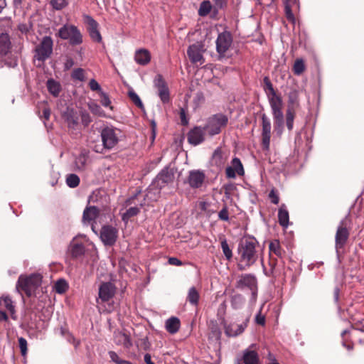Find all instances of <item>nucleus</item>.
<instances>
[{
  "mask_svg": "<svg viewBox=\"0 0 364 364\" xmlns=\"http://www.w3.org/2000/svg\"><path fill=\"white\" fill-rule=\"evenodd\" d=\"M66 183L70 188H75L80 183V178L76 174H69L66 178Z\"/></svg>",
  "mask_w": 364,
  "mask_h": 364,
  "instance_id": "nucleus-42",
  "label": "nucleus"
},
{
  "mask_svg": "<svg viewBox=\"0 0 364 364\" xmlns=\"http://www.w3.org/2000/svg\"><path fill=\"white\" fill-rule=\"evenodd\" d=\"M168 264L175 266H181L182 264V262L176 257H170L168 259Z\"/></svg>",
  "mask_w": 364,
  "mask_h": 364,
  "instance_id": "nucleus-63",
  "label": "nucleus"
},
{
  "mask_svg": "<svg viewBox=\"0 0 364 364\" xmlns=\"http://www.w3.org/2000/svg\"><path fill=\"white\" fill-rule=\"evenodd\" d=\"M268 97L269 105L272 109L273 119L275 125L282 127L284 123V114L282 112L283 102L280 96L274 94Z\"/></svg>",
  "mask_w": 364,
  "mask_h": 364,
  "instance_id": "nucleus-8",
  "label": "nucleus"
},
{
  "mask_svg": "<svg viewBox=\"0 0 364 364\" xmlns=\"http://www.w3.org/2000/svg\"><path fill=\"white\" fill-rule=\"evenodd\" d=\"M75 63H74V60L70 58H68L66 59L65 63H64V68L65 70H70L73 65H74Z\"/></svg>",
  "mask_w": 364,
  "mask_h": 364,
  "instance_id": "nucleus-62",
  "label": "nucleus"
},
{
  "mask_svg": "<svg viewBox=\"0 0 364 364\" xmlns=\"http://www.w3.org/2000/svg\"><path fill=\"white\" fill-rule=\"evenodd\" d=\"M294 114L291 111L290 109H288L286 114V124L288 129L289 131L292 130L294 126Z\"/></svg>",
  "mask_w": 364,
  "mask_h": 364,
  "instance_id": "nucleus-49",
  "label": "nucleus"
},
{
  "mask_svg": "<svg viewBox=\"0 0 364 364\" xmlns=\"http://www.w3.org/2000/svg\"><path fill=\"white\" fill-rule=\"evenodd\" d=\"M165 328L168 333H176L180 328V320L174 316L169 318L166 321Z\"/></svg>",
  "mask_w": 364,
  "mask_h": 364,
  "instance_id": "nucleus-30",
  "label": "nucleus"
},
{
  "mask_svg": "<svg viewBox=\"0 0 364 364\" xmlns=\"http://www.w3.org/2000/svg\"><path fill=\"white\" fill-rule=\"evenodd\" d=\"M270 256L274 254L277 257L282 258L284 254V250H282L278 240H274L270 242L269 245Z\"/></svg>",
  "mask_w": 364,
  "mask_h": 364,
  "instance_id": "nucleus-32",
  "label": "nucleus"
},
{
  "mask_svg": "<svg viewBox=\"0 0 364 364\" xmlns=\"http://www.w3.org/2000/svg\"><path fill=\"white\" fill-rule=\"evenodd\" d=\"M174 178L173 173L168 168H164L156 176V186L160 189L172 182Z\"/></svg>",
  "mask_w": 364,
  "mask_h": 364,
  "instance_id": "nucleus-22",
  "label": "nucleus"
},
{
  "mask_svg": "<svg viewBox=\"0 0 364 364\" xmlns=\"http://www.w3.org/2000/svg\"><path fill=\"white\" fill-rule=\"evenodd\" d=\"M128 95L131 100L134 103L136 106H137L139 108L144 107L143 103L140 97L133 90H129Z\"/></svg>",
  "mask_w": 364,
  "mask_h": 364,
  "instance_id": "nucleus-46",
  "label": "nucleus"
},
{
  "mask_svg": "<svg viewBox=\"0 0 364 364\" xmlns=\"http://www.w3.org/2000/svg\"><path fill=\"white\" fill-rule=\"evenodd\" d=\"M228 156L224 153L220 147H218L213 152L212 156V161L214 165L217 167L221 168L223 167L226 161Z\"/></svg>",
  "mask_w": 364,
  "mask_h": 364,
  "instance_id": "nucleus-26",
  "label": "nucleus"
},
{
  "mask_svg": "<svg viewBox=\"0 0 364 364\" xmlns=\"http://www.w3.org/2000/svg\"><path fill=\"white\" fill-rule=\"evenodd\" d=\"M262 309H260L259 311L255 316V322L261 326H264L265 324V317L261 313Z\"/></svg>",
  "mask_w": 364,
  "mask_h": 364,
  "instance_id": "nucleus-60",
  "label": "nucleus"
},
{
  "mask_svg": "<svg viewBox=\"0 0 364 364\" xmlns=\"http://www.w3.org/2000/svg\"><path fill=\"white\" fill-rule=\"evenodd\" d=\"M71 77L74 80L82 82L85 80V71L82 68H75L72 72Z\"/></svg>",
  "mask_w": 364,
  "mask_h": 364,
  "instance_id": "nucleus-48",
  "label": "nucleus"
},
{
  "mask_svg": "<svg viewBox=\"0 0 364 364\" xmlns=\"http://www.w3.org/2000/svg\"><path fill=\"white\" fill-rule=\"evenodd\" d=\"M291 4L292 3L284 4V12H285V16H286V18H287V20L289 21L290 22H291L292 23H294L296 20H295L294 15L291 11Z\"/></svg>",
  "mask_w": 364,
  "mask_h": 364,
  "instance_id": "nucleus-44",
  "label": "nucleus"
},
{
  "mask_svg": "<svg viewBox=\"0 0 364 364\" xmlns=\"http://www.w3.org/2000/svg\"><path fill=\"white\" fill-rule=\"evenodd\" d=\"M89 86L92 91H98L100 93L102 91L100 84L95 79L90 80Z\"/></svg>",
  "mask_w": 364,
  "mask_h": 364,
  "instance_id": "nucleus-57",
  "label": "nucleus"
},
{
  "mask_svg": "<svg viewBox=\"0 0 364 364\" xmlns=\"http://www.w3.org/2000/svg\"><path fill=\"white\" fill-rule=\"evenodd\" d=\"M77 121H78V118L77 117L73 115V114H70V116H68L67 117V122L69 124V126H74L75 124H77Z\"/></svg>",
  "mask_w": 364,
  "mask_h": 364,
  "instance_id": "nucleus-61",
  "label": "nucleus"
},
{
  "mask_svg": "<svg viewBox=\"0 0 364 364\" xmlns=\"http://www.w3.org/2000/svg\"><path fill=\"white\" fill-rule=\"evenodd\" d=\"M228 122V118L226 115L223 114H216L209 117L207 120L206 124L204 126L207 134L213 136L218 134L222 128L225 127Z\"/></svg>",
  "mask_w": 364,
  "mask_h": 364,
  "instance_id": "nucleus-5",
  "label": "nucleus"
},
{
  "mask_svg": "<svg viewBox=\"0 0 364 364\" xmlns=\"http://www.w3.org/2000/svg\"><path fill=\"white\" fill-rule=\"evenodd\" d=\"M18 345L22 355L25 356L27 353V341L23 337H20L18 338Z\"/></svg>",
  "mask_w": 364,
  "mask_h": 364,
  "instance_id": "nucleus-52",
  "label": "nucleus"
},
{
  "mask_svg": "<svg viewBox=\"0 0 364 364\" xmlns=\"http://www.w3.org/2000/svg\"><path fill=\"white\" fill-rule=\"evenodd\" d=\"M154 86L157 90L158 96L164 104L170 101V92L167 83L160 74L156 75L154 80Z\"/></svg>",
  "mask_w": 364,
  "mask_h": 364,
  "instance_id": "nucleus-11",
  "label": "nucleus"
},
{
  "mask_svg": "<svg viewBox=\"0 0 364 364\" xmlns=\"http://www.w3.org/2000/svg\"><path fill=\"white\" fill-rule=\"evenodd\" d=\"M58 36L63 40L68 41L71 46L80 45L83 42L80 31L72 24H65L60 28Z\"/></svg>",
  "mask_w": 364,
  "mask_h": 364,
  "instance_id": "nucleus-2",
  "label": "nucleus"
},
{
  "mask_svg": "<svg viewBox=\"0 0 364 364\" xmlns=\"http://www.w3.org/2000/svg\"><path fill=\"white\" fill-rule=\"evenodd\" d=\"M144 201L145 197L141 196V191L128 198L125 202L126 206H133L129 208L126 212L122 214V220L127 222L130 218L138 215L140 212V208L144 205Z\"/></svg>",
  "mask_w": 364,
  "mask_h": 364,
  "instance_id": "nucleus-3",
  "label": "nucleus"
},
{
  "mask_svg": "<svg viewBox=\"0 0 364 364\" xmlns=\"http://www.w3.org/2000/svg\"><path fill=\"white\" fill-rule=\"evenodd\" d=\"M119 133L118 129L112 127L104 128L100 134L103 146L107 149H112L118 143Z\"/></svg>",
  "mask_w": 364,
  "mask_h": 364,
  "instance_id": "nucleus-10",
  "label": "nucleus"
},
{
  "mask_svg": "<svg viewBox=\"0 0 364 364\" xmlns=\"http://www.w3.org/2000/svg\"><path fill=\"white\" fill-rule=\"evenodd\" d=\"M220 245L225 258L228 260H230L232 257V250L230 248L229 245L225 238H223L221 240Z\"/></svg>",
  "mask_w": 364,
  "mask_h": 364,
  "instance_id": "nucleus-41",
  "label": "nucleus"
},
{
  "mask_svg": "<svg viewBox=\"0 0 364 364\" xmlns=\"http://www.w3.org/2000/svg\"><path fill=\"white\" fill-rule=\"evenodd\" d=\"M225 174L228 178H235L236 174L243 176L245 170L240 159L235 157L231 161V166H228L225 169Z\"/></svg>",
  "mask_w": 364,
  "mask_h": 364,
  "instance_id": "nucleus-18",
  "label": "nucleus"
},
{
  "mask_svg": "<svg viewBox=\"0 0 364 364\" xmlns=\"http://www.w3.org/2000/svg\"><path fill=\"white\" fill-rule=\"evenodd\" d=\"M212 5L209 1H203L200 3L198 15L200 16H207L211 11Z\"/></svg>",
  "mask_w": 364,
  "mask_h": 364,
  "instance_id": "nucleus-40",
  "label": "nucleus"
},
{
  "mask_svg": "<svg viewBox=\"0 0 364 364\" xmlns=\"http://www.w3.org/2000/svg\"><path fill=\"white\" fill-rule=\"evenodd\" d=\"M257 243L254 238L246 239L240 242L237 248L240 256V262L237 264L239 270H245L256 262L257 259Z\"/></svg>",
  "mask_w": 364,
  "mask_h": 364,
  "instance_id": "nucleus-1",
  "label": "nucleus"
},
{
  "mask_svg": "<svg viewBox=\"0 0 364 364\" xmlns=\"http://www.w3.org/2000/svg\"><path fill=\"white\" fill-rule=\"evenodd\" d=\"M53 41L50 36H44L40 43L35 48L34 58L38 61L44 62L53 53Z\"/></svg>",
  "mask_w": 364,
  "mask_h": 364,
  "instance_id": "nucleus-6",
  "label": "nucleus"
},
{
  "mask_svg": "<svg viewBox=\"0 0 364 364\" xmlns=\"http://www.w3.org/2000/svg\"><path fill=\"white\" fill-rule=\"evenodd\" d=\"M299 91L296 89L291 90L288 94V103L289 108H294L299 106Z\"/></svg>",
  "mask_w": 364,
  "mask_h": 364,
  "instance_id": "nucleus-36",
  "label": "nucleus"
},
{
  "mask_svg": "<svg viewBox=\"0 0 364 364\" xmlns=\"http://www.w3.org/2000/svg\"><path fill=\"white\" fill-rule=\"evenodd\" d=\"M205 51L204 45L200 42H197L188 46L187 55L193 64L201 65L205 63V58L203 57Z\"/></svg>",
  "mask_w": 364,
  "mask_h": 364,
  "instance_id": "nucleus-9",
  "label": "nucleus"
},
{
  "mask_svg": "<svg viewBox=\"0 0 364 364\" xmlns=\"http://www.w3.org/2000/svg\"><path fill=\"white\" fill-rule=\"evenodd\" d=\"M41 283V277L40 274H33L28 277L21 275L16 284V289L24 291L28 296L38 287Z\"/></svg>",
  "mask_w": 364,
  "mask_h": 364,
  "instance_id": "nucleus-4",
  "label": "nucleus"
},
{
  "mask_svg": "<svg viewBox=\"0 0 364 364\" xmlns=\"http://www.w3.org/2000/svg\"><path fill=\"white\" fill-rule=\"evenodd\" d=\"M247 321L240 324L231 323L225 327V332L229 337H235L241 334L247 326Z\"/></svg>",
  "mask_w": 364,
  "mask_h": 364,
  "instance_id": "nucleus-24",
  "label": "nucleus"
},
{
  "mask_svg": "<svg viewBox=\"0 0 364 364\" xmlns=\"http://www.w3.org/2000/svg\"><path fill=\"white\" fill-rule=\"evenodd\" d=\"M0 306H4L11 314V317L15 318L14 315L16 313L15 306L11 298L9 296H2L0 297Z\"/></svg>",
  "mask_w": 364,
  "mask_h": 364,
  "instance_id": "nucleus-31",
  "label": "nucleus"
},
{
  "mask_svg": "<svg viewBox=\"0 0 364 364\" xmlns=\"http://www.w3.org/2000/svg\"><path fill=\"white\" fill-rule=\"evenodd\" d=\"M271 122L270 119L263 114L262 116V146L263 150L268 151L270 146L271 138Z\"/></svg>",
  "mask_w": 364,
  "mask_h": 364,
  "instance_id": "nucleus-13",
  "label": "nucleus"
},
{
  "mask_svg": "<svg viewBox=\"0 0 364 364\" xmlns=\"http://www.w3.org/2000/svg\"><path fill=\"white\" fill-rule=\"evenodd\" d=\"M60 332L63 336H66L69 342L73 343L75 347L78 346L80 342L76 341L72 334H70L69 332L65 333V330L63 328H61Z\"/></svg>",
  "mask_w": 364,
  "mask_h": 364,
  "instance_id": "nucleus-53",
  "label": "nucleus"
},
{
  "mask_svg": "<svg viewBox=\"0 0 364 364\" xmlns=\"http://www.w3.org/2000/svg\"><path fill=\"white\" fill-rule=\"evenodd\" d=\"M232 42V36L228 32L220 33L216 40L217 52L222 55L224 54L230 47Z\"/></svg>",
  "mask_w": 364,
  "mask_h": 364,
  "instance_id": "nucleus-17",
  "label": "nucleus"
},
{
  "mask_svg": "<svg viewBox=\"0 0 364 364\" xmlns=\"http://www.w3.org/2000/svg\"><path fill=\"white\" fill-rule=\"evenodd\" d=\"M68 284L64 279H59L55 284V291L58 294H63L68 289Z\"/></svg>",
  "mask_w": 364,
  "mask_h": 364,
  "instance_id": "nucleus-45",
  "label": "nucleus"
},
{
  "mask_svg": "<svg viewBox=\"0 0 364 364\" xmlns=\"http://www.w3.org/2000/svg\"><path fill=\"white\" fill-rule=\"evenodd\" d=\"M254 345L245 349L242 353L241 362L238 361L236 364H259V358L258 353L252 349Z\"/></svg>",
  "mask_w": 364,
  "mask_h": 364,
  "instance_id": "nucleus-21",
  "label": "nucleus"
},
{
  "mask_svg": "<svg viewBox=\"0 0 364 364\" xmlns=\"http://www.w3.org/2000/svg\"><path fill=\"white\" fill-rule=\"evenodd\" d=\"M89 108L90 111L96 115L102 116L103 114V111L101 109L100 106L96 103H91L89 105Z\"/></svg>",
  "mask_w": 364,
  "mask_h": 364,
  "instance_id": "nucleus-54",
  "label": "nucleus"
},
{
  "mask_svg": "<svg viewBox=\"0 0 364 364\" xmlns=\"http://www.w3.org/2000/svg\"><path fill=\"white\" fill-rule=\"evenodd\" d=\"M115 294V287L111 282H104L99 288V299L102 301H108Z\"/></svg>",
  "mask_w": 364,
  "mask_h": 364,
  "instance_id": "nucleus-19",
  "label": "nucleus"
},
{
  "mask_svg": "<svg viewBox=\"0 0 364 364\" xmlns=\"http://www.w3.org/2000/svg\"><path fill=\"white\" fill-rule=\"evenodd\" d=\"M85 18L87 24L88 25L87 30L90 38L92 41L100 43L102 41V36L98 30L97 22L90 16H85Z\"/></svg>",
  "mask_w": 364,
  "mask_h": 364,
  "instance_id": "nucleus-20",
  "label": "nucleus"
},
{
  "mask_svg": "<svg viewBox=\"0 0 364 364\" xmlns=\"http://www.w3.org/2000/svg\"><path fill=\"white\" fill-rule=\"evenodd\" d=\"M278 219L279 224L284 228L289 225V212L286 208L285 205H282L278 212Z\"/></svg>",
  "mask_w": 364,
  "mask_h": 364,
  "instance_id": "nucleus-34",
  "label": "nucleus"
},
{
  "mask_svg": "<svg viewBox=\"0 0 364 364\" xmlns=\"http://www.w3.org/2000/svg\"><path fill=\"white\" fill-rule=\"evenodd\" d=\"M109 358L111 359V360L114 363H115L116 364H122V359H121L117 353L114 351H109Z\"/></svg>",
  "mask_w": 364,
  "mask_h": 364,
  "instance_id": "nucleus-58",
  "label": "nucleus"
},
{
  "mask_svg": "<svg viewBox=\"0 0 364 364\" xmlns=\"http://www.w3.org/2000/svg\"><path fill=\"white\" fill-rule=\"evenodd\" d=\"M134 59L138 64L145 65L150 62L151 54L146 49H139L136 51Z\"/></svg>",
  "mask_w": 364,
  "mask_h": 364,
  "instance_id": "nucleus-27",
  "label": "nucleus"
},
{
  "mask_svg": "<svg viewBox=\"0 0 364 364\" xmlns=\"http://www.w3.org/2000/svg\"><path fill=\"white\" fill-rule=\"evenodd\" d=\"M69 252L72 257L77 259L85 254V248L82 243H77L72 241L69 246Z\"/></svg>",
  "mask_w": 364,
  "mask_h": 364,
  "instance_id": "nucleus-29",
  "label": "nucleus"
},
{
  "mask_svg": "<svg viewBox=\"0 0 364 364\" xmlns=\"http://www.w3.org/2000/svg\"><path fill=\"white\" fill-rule=\"evenodd\" d=\"M87 163V156L84 154H80L75 159V165L78 169H83Z\"/></svg>",
  "mask_w": 364,
  "mask_h": 364,
  "instance_id": "nucleus-50",
  "label": "nucleus"
},
{
  "mask_svg": "<svg viewBox=\"0 0 364 364\" xmlns=\"http://www.w3.org/2000/svg\"><path fill=\"white\" fill-rule=\"evenodd\" d=\"M306 69L304 61L301 58L295 60L293 65V71L296 75H301Z\"/></svg>",
  "mask_w": 364,
  "mask_h": 364,
  "instance_id": "nucleus-39",
  "label": "nucleus"
},
{
  "mask_svg": "<svg viewBox=\"0 0 364 364\" xmlns=\"http://www.w3.org/2000/svg\"><path fill=\"white\" fill-rule=\"evenodd\" d=\"M346 220L347 219L345 218L340 222L336 231V247L337 250L343 247L349 236V231L346 228Z\"/></svg>",
  "mask_w": 364,
  "mask_h": 364,
  "instance_id": "nucleus-16",
  "label": "nucleus"
},
{
  "mask_svg": "<svg viewBox=\"0 0 364 364\" xmlns=\"http://www.w3.org/2000/svg\"><path fill=\"white\" fill-rule=\"evenodd\" d=\"M47 87L48 91L53 96L57 97L60 92V84L53 79H49L47 82Z\"/></svg>",
  "mask_w": 364,
  "mask_h": 364,
  "instance_id": "nucleus-37",
  "label": "nucleus"
},
{
  "mask_svg": "<svg viewBox=\"0 0 364 364\" xmlns=\"http://www.w3.org/2000/svg\"><path fill=\"white\" fill-rule=\"evenodd\" d=\"M269 198H270L271 202L275 205L278 204L279 202V196L274 189L271 190L269 193Z\"/></svg>",
  "mask_w": 364,
  "mask_h": 364,
  "instance_id": "nucleus-56",
  "label": "nucleus"
},
{
  "mask_svg": "<svg viewBox=\"0 0 364 364\" xmlns=\"http://www.w3.org/2000/svg\"><path fill=\"white\" fill-rule=\"evenodd\" d=\"M118 230L112 225L102 226L100 231V239L105 245L112 246L117 241Z\"/></svg>",
  "mask_w": 364,
  "mask_h": 364,
  "instance_id": "nucleus-14",
  "label": "nucleus"
},
{
  "mask_svg": "<svg viewBox=\"0 0 364 364\" xmlns=\"http://www.w3.org/2000/svg\"><path fill=\"white\" fill-rule=\"evenodd\" d=\"M205 176L204 173L199 170H193L189 172L188 183L191 188H200L204 182Z\"/></svg>",
  "mask_w": 364,
  "mask_h": 364,
  "instance_id": "nucleus-23",
  "label": "nucleus"
},
{
  "mask_svg": "<svg viewBox=\"0 0 364 364\" xmlns=\"http://www.w3.org/2000/svg\"><path fill=\"white\" fill-rule=\"evenodd\" d=\"M114 339L116 344L122 345L127 348H129L132 345L129 336L121 332L115 333Z\"/></svg>",
  "mask_w": 364,
  "mask_h": 364,
  "instance_id": "nucleus-33",
  "label": "nucleus"
},
{
  "mask_svg": "<svg viewBox=\"0 0 364 364\" xmlns=\"http://www.w3.org/2000/svg\"><path fill=\"white\" fill-rule=\"evenodd\" d=\"M230 304L234 309H240L245 304V299L240 294H235L231 297Z\"/></svg>",
  "mask_w": 364,
  "mask_h": 364,
  "instance_id": "nucleus-38",
  "label": "nucleus"
},
{
  "mask_svg": "<svg viewBox=\"0 0 364 364\" xmlns=\"http://www.w3.org/2000/svg\"><path fill=\"white\" fill-rule=\"evenodd\" d=\"M236 287L238 289L248 288L252 291L253 299L257 296V279L256 277L250 274H242L237 282Z\"/></svg>",
  "mask_w": 364,
  "mask_h": 364,
  "instance_id": "nucleus-12",
  "label": "nucleus"
},
{
  "mask_svg": "<svg viewBox=\"0 0 364 364\" xmlns=\"http://www.w3.org/2000/svg\"><path fill=\"white\" fill-rule=\"evenodd\" d=\"M218 218H220V220L223 221L229 220L228 210L226 207H224L220 210V212L218 213Z\"/></svg>",
  "mask_w": 364,
  "mask_h": 364,
  "instance_id": "nucleus-55",
  "label": "nucleus"
},
{
  "mask_svg": "<svg viewBox=\"0 0 364 364\" xmlns=\"http://www.w3.org/2000/svg\"><path fill=\"white\" fill-rule=\"evenodd\" d=\"M206 133L204 127H194L188 133L187 139L188 143L193 146L200 144L205 141Z\"/></svg>",
  "mask_w": 364,
  "mask_h": 364,
  "instance_id": "nucleus-15",
  "label": "nucleus"
},
{
  "mask_svg": "<svg viewBox=\"0 0 364 364\" xmlns=\"http://www.w3.org/2000/svg\"><path fill=\"white\" fill-rule=\"evenodd\" d=\"M200 295L196 287L189 289L186 300L193 306H197L199 302Z\"/></svg>",
  "mask_w": 364,
  "mask_h": 364,
  "instance_id": "nucleus-35",
  "label": "nucleus"
},
{
  "mask_svg": "<svg viewBox=\"0 0 364 364\" xmlns=\"http://www.w3.org/2000/svg\"><path fill=\"white\" fill-rule=\"evenodd\" d=\"M264 90L267 97L273 95L274 94H277L276 91L274 90V89L273 87L272 82H270L269 79L267 77H265L264 78Z\"/></svg>",
  "mask_w": 364,
  "mask_h": 364,
  "instance_id": "nucleus-47",
  "label": "nucleus"
},
{
  "mask_svg": "<svg viewBox=\"0 0 364 364\" xmlns=\"http://www.w3.org/2000/svg\"><path fill=\"white\" fill-rule=\"evenodd\" d=\"M11 49V41L7 33L0 35V57L5 56Z\"/></svg>",
  "mask_w": 364,
  "mask_h": 364,
  "instance_id": "nucleus-28",
  "label": "nucleus"
},
{
  "mask_svg": "<svg viewBox=\"0 0 364 364\" xmlns=\"http://www.w3.org/2000/svg\"><path fill=\"white\" fill-rule=\"evenodd\" d=\"M50 4L53 9L59 11L66 7L68 2L67 0H50Z\"/></svg>",
  "mask_w": 364,
  "mask_h": 364,
  "instance_id": "nucleus-43",
  "label": "nucleus"
},
{
  "mask_svg": "<svg viewBox=\"0 0 364 364\" xmlns=\"http://www.w3.org/2000/svg\"><path fill=\"white\" fill-rule=\"evenodd\" d=\"M180 119L183 125H187L188 124V119L186 117V109L184 108L180 109Z\"/></svg>",
  "mask_w": 364,
  "mask_h": 364,
  "instance_id": "nucleus-59",
  "label": "nucleus"
},
{
  "mask_svg": "<svg viewBox=\"0 0 364 364\" xmlns=\"http://www.w3.org/2000/svg\"><path fill=\"white\" fill-rule=\"evenodd\" d=\"M100 94L101 96L100 102L102 105V106H104L105 107H110V109H112V107H111V101L109 98V96L103 91H101V92Z\"/></svg>",
  "mask_w": 364,
  "mask_h": 364,
  "instance_id": "nucleus-51",
  "label": "nucleus"
},
{
  "mask_svg": "<svg viewBox=\"0 0 364 364\" xmlns=\"http://www.w3.org/2000/svg\"><path fill=\"white\" fill-rule=\"evenodd\" d=\"M100 211V208L95 205L87 207L83 211V221L89 223L94 221L98 217Z\"/></svg>",
  "mask_w": 364,
  "mask_h": 364,
  "instance_id": "nucleus-25",
  "label": "nucleus"
},
{
  "mask_svg": "<svg viewBox=\"0 0 364 364\" xmlns=\"http://www.w3.org/2000/svg\"><path fill=\"white\" fill-rule=\"evenodd\" d=\"M151 132H152V139L154 140L156 137V123L154 120H151Z\"/></svg>",
  "mask_w": 364,
  "mask_h": 364,
  "instance_id": "nucleus-64",
  "label": "nucleus"
},
{
  "mask_svg": "<svg viewBox=\"0 0 364 364\" xmlns=\"http://www.w3.org/2000/svg\"><path fill=\"white\" fill-rule=\"evenodd\" d=\"M268 97L269 105L272 109L273 119L275 125L282 127L284 123V114L282 112L283 102L280 96L274 94Z\"/></svg>",
  "mask_w": 364,
  "mask_h": 364,
  "instance_id": "nucleus-7",
  "label": "nucleus"
}]
</instances>
